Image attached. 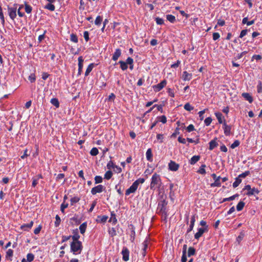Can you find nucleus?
I'll use <instances>...</instances> for the list:
<instances>
[{
    "label": "nucleus",
    "instance_id": "0e129e2a",
    "mask_svg": "<svg viewBox=\"0 0 262 262\" xmlns=\"http://www.w3.org/2000/svg\"><path fill=\"white\" fill-rule=\"evenodd\" d=\"M247 31H248L246 29L243 30L240 33L239 37L243 38L244 36H245L247 34Z\"/></svg>",
    "mask_w": 262,
    "mask_h": 262
},
{
    "label": "nucleus",
    "instance_id": "603ef678",
    "mask_svg": "<svg viewBox=\"0 0 262 262\" xmlns=\"http://www.w3.org/2000/svg\"><path fill=\"white\" fill-rule=\"evenodd\" d=\"M110 235L113 237L116 235V231L115 229L114 228H112L111 229H110L108 231Z\"/></svg>",
    "mask_w": 262,
    "mask_h": 262
},
{
    "label": "nucleus",
    "instance_id": "69168bd1",
    "mask_svg": "<svg viewBox=\"0 0 262 262\" xmlns=\"http://www.w3.org/2000/svg\"><path fill=\"white\" fill-rule=\"evenodd\" d=\"M117 219L116 218L115 215L112 214L111 217L110 218V221H113V223L115 224L117 222Z\"/></svg>",
    "mask_w": 262,
    "mask_h": 262
},
{
    "label": "nucleus",
    "instance_id": "680f3d73",
    "mask_svg": "<svg viewBox=\"0 0 262 262\" xmlns=\"http://www.w3.org/2000/svg\"><path fill=\"white\" fill-rule=\"evenodd\" d=\"M194 130V127L193 125H192V124L189 125L187 127V130L188 132H191Z\"/></svg>",
    "mask_w": 262,
    "mask_h": 262
},
{
    "label": "nucleus",
    "instance_id": "5fc2aeb1",
    "mask_svg": "<svg viewBox=\"0 0 262 262\" xmlns=\"http://www.w3.org/2000/svg\"><path fill=\"white\" fill-rule=\"evenodd\" d=\"M250 173V172L249 171H246L245 172L239 174L238 177L241 179V178H244L248 175H249Z\"/></svg>",
    "mask_w": 262,
    "mask_h": 262
},
{
    "label": "nucleus",
    "instance_id": "6ab92c4d",
    "mask_svg": "<svg viewBox=\"0 0 262 262\" xmlns=\"http://www.w3.org/2000/svg\"><path fill=\"white\" fill-rule=\"evenodd\" d=\"M33 222L31 221L28 224H25L21 225V229L24 230L26 231L29 229H31L32 228V227L33 226Z\"/></svg>",
    "mask_w": 262,
    "mask_h": 262
},
{
    "label": "nucleus",
    "instance_id": "dca6fc26",
    "mask_svg": "<svg viewBox=\"0 0 262 262\" xmlns=\"http://www.w3.org/2000/svg\"><path fill=\"white\" fill-rule=\"evenodd\" d=\"M121 54V50L119 49H116L115 52L113 54V55L112 57V59L114 61H116L118 59V58L120 56Z\"/></svg>",
    "mask_w": 262,
    "mask_h": 262
},
{
    "label": "nucleus",
    "instance_id": "79ce46f5",
    "mask_svg": "<svg viewBox=\"0 0 262 262\" xmlns=\"http://www.w3.org/2000/svg\"><path fill=\"white\" fill-rule=\"evenodd\" d=\"M34 258V255L32 253H28L27 255V259L28 262H31Z\"/></svg>",
    "mask_w": 262,
    "mask_h": 262
},
{
    "label": "nucleus",
    "instance_id": "39448f33",
    "mask_svg": "<svg viewBox=\"0 0 262 262\" xmlns=\"http://www.w3.org/2000/svg\"><path fill=\"white\" fill-rule=\"evenodd\" d=\"M167 83V81L165 80H163L160 83H158V84L153 85L152 88L154 90L157 92L161 91L163 88H164Z\"/></svg>",
    "mask_w": 262,
    "mask_h": 262
},
{
    "label": "nucleus",
    "instance_id": "37998d69",
    "mask_svg": "<svg viewBox=\"0 0 262 262\" xmlns=\"http://www.w3.org/2000/svg\"><path fill=\"white\" fill-rule=\"evenodd\" d=\"M102 20V18L100 16H98L95 21V24L96 25H100Z\"/></svg>",
    "mask_w": 262,
    "mask_h": 262
},
{
    "label": "nucleus",
    "instance_id": "9b49d317",
    "mask_svg": "<svg viewBox=\"0 0 262 262\" xmlns=\"http://www.w3.org/2000/svg\"><path fill=\"white\" fill-rule=\"evenodd\" d=\"M223 129L226 136H229L230 135L231 127L230 126L227 125L225 122L223 123Z\"/></svg>",
    "mask_w": 262,
    "mask_h": 262
},
{
    "label": "nucleus",
    "instance_id": "864d4df0",
    "mask_svg": "<svg viewBox=\"0 0 262 262\" xmlns=\"http://www.w3.org/2000/svg\"><path fill=\"white\" fill-rule=\"evenodd\" d=\"M159 120L163 123H165L167 121L166 117L165 116H161L159 118Z\"/></svg>",
    "mask_w": 262,
    "mask_h": 262
},
{
    "label": "nucleus",
    "instance_id": "20e7f679",
    "mask_svg": "<svg viewBox=\"0 0 262 262\" xmlns=\"http://www.w3.org/2000/svg\"><path fill=\"white\" fill-rule=\"evenodd\" d=\"M244 189L248 190L246 194L248 196L257 194L259 192V190L257 188H255V187L251 188L249 185L245 186Z\"/></svg>",
    "mask_w": 262,
    "mask_h": 262
},
{
    "label": "nucleus",
    "instance_id": "f3484780",
    "mask_svg": "<svg viewBox=\"0 0 262 262\" xmlns=\"http://www.w3.org/2000/svg\"><path fill=\"white\" fill-rule=\"evenodd\" d=\"M215 115L216 117V118H217L219 123L222 124L223 123V121H225L224 117H223V116L221 113H220V112L215 113Z\"/></svg>",
    "mask_w": 262,
    "mask_h": 262
},
{
    "label": "nucleus",
    "instance_id": "a18cd8bd",
    "mask_svg": "<svg viewBox=\"0 0 262 262\" xmlns=\"http://www.w3.org/2000/svg\"><path fill=\"white\" fill-rule=\"evenodd\" d=\"M29 80L31 83H33L36 80V77L34 73H32L28 77Z\"/></svg>",
    "mask_w": 262,
    "mask_h": 262
},
{
    "label": "nucleus",
    "instance_id": "2eb2a0df",
    "mask_svg": "<svg viewBox=\"0 0 262 262\" xmlns=\"http://www.w3.org/2000/svg\"><path fill=\"white\" fill-rule=\"evenodd\" d=\"M242 96L246 100H247L250 103H252L253 101L252 97L248 93H242Z\"/></svg>",
    "mask_w": 262,
    "mask_h": 262
},
{
    "label": "nucleus",
    "instance_id": "e433bc0d",
    "mask_svg": "<svg viewBox=\"0 0 262 262\" xmlns=\"http://www.w3.org/2000/svg\"><path fill=\"white\" fill-rule=\"evenodd\" d=\"M46 9H47L51 11H53L55 10V6L52 3H49L45 7Z\"/></svg>",
    "mask_w": 262,
    "mask_h": 262
},
{
    "label": "nucleus",
    "instance_id": "e2e57ef3",
    "mask_svg": "<svg viewBox=\"0 0 262 262\" xmlns=\"http://www.w3.org/2000/svg\"><path fill=\"white\" fill-rule=\"evenodd\" d=\"M220 37V35L219 33L215 32L213 34V39L214 40H216L218 39Z\"/></svg>",
    "mask_w": 262,
    "mask_h": 262
},
{
    "label": "nucleus",
    "instance_id": "2f4dec72",
    "mask_svg": "<svg viewBox=\"0 0 262 262\" xmlns=\"http://www.w3.org/2000/svg\"><path fill=\"white\" fill-rule=\"evenodd\" d=\"M244 206H245V203L244 202H243L242 201L239 202L237 204V205L236 206V209H237V211L242 210L243 209Z\"/></svg>",
    "mask_w": 262,
    "mask_h": 262
},
{
    "label": "nucleus",
    "instance_id": "0eeeda50",
    "mask_svg": "<svg viewBox=\"0 0 262 262\" xmlns=\"http://www.w3.org/2000/svg\"><path fill=\"white\" fill-rule=\"evenodd\" d=\"M211 177L214 180V182L211 184V185H210L211 187H220L221 186V183H220L221 177H217L215 173L212 174Z\"/></svg>",
    "mask_w": 262,
    "mask_h": 262
},
{
    "label": "nucleus",
    "instance_id": "774afa93",
    "mask_svg": "<svg viewBox=\"0 0 262 262\" xmlns=\"http://www.w3.org/2000/svg\"><path fill=\"white\" fill-rule=\"evenodd\" d=\"M125 62L127 64H132V63H133V59L131 57H129L127 58Z\"/></svg>",
    "mask_w": 262,
    "mask_h": 262
},
{
    "label": "nucleus",
    "instance_id": "f8f14e48",
    "mask_svg": "<svg viewBox=\"0 0 262 262\" xmlns=\"http://www.w3.org/2000/svg\"><path fill=\"white\" fill-rule=\"evenodd\" d=\"M207 230V227L206 228H200L198 229V231L195 234L194 238L198 239Z\"/></svg>",
    "mask_w": 262,
    "mask_h": 262
},
{
    "label": "nucleus",
    "instance_id": "338daca9",
    "mask_svg": "<svg viewBox=\"0 0 262 262\" xmlns=\"http://www.w3.org/2000/svg\"><path fill=\"white\" fill-rule=\"evenodd\" d=\"M180 63H181V61L180 60H178L176 63L171 65V68H177V67H179Z\"/></svg>",
    "mask_w": 262,
    "mask_h": 262
},
{
    "label": "nucleus",
    "instance_id": "f257e3e1",
    "mask_svg": "<svg viewBox=\"0 0 262 262\" xmlns=\"http://www.w3.org/2000/svg\"><path fill=\"white\" fill-rule=\"evenodd\" d=\"M145 180L143 178H139L135 181L132 186L126 190L125 194L126 195H129L132 193H134L137 189L139 184H142L144 182Z\"/></svg>",
    "mask_w": 262,
    "mask_h": 262
},
{
    "label": "nucleus",
    "instance_id": "3c124183",
    "mask_svg": "<svg viewBox=\"0 0 262 262\" xmlns=\"http://www.w3.org/2000/svg\"><path fill=\"white\" fill-rule=\"evenodd\" d=\"M212 119L211 117H207L205 119L204 122L206 125L209 126L211 123Z\"/></svg>",
    "mask_w": 262,
    "mask_h": 262
},
{
    "label": "nucleus",
    "instance_id": "f704fd0d",
    "mask_svg": "<svg viewBox=\"0 0 262 262\" xmlns=\"http://www.w3.org/2000/svg\"><path fill=\"white\" fill-rule=\"evenodd\" d=\"M119 63L120 64V67L123 71H124L127 69V64L124 61H120Z\"/></svg>",
    "mask_w": 262,
    "mask_h": 262
},
{
    "label": "nucleus",
    "instance_id": "052dcab7",
    "mask_svg": "<svg viewBox=\"0 0 262 262\" xmlns=\"http://www.w3.org/2000/svg\"><path fill=\"white\" fill-rule=\"evenodd\" d=\"M83 37L86 41L89 40V33L88 31H84L83 33Z\"/></svg>",
    "mask_w": 262,
    "mask_h": 262
},
{
    "label": "nucleus",
    "instance_id": "4c0bfd02",
    "mask_svg": "<svg viewBox=\"0 0 262 262\" xmlns=\"http://www.w3.org/2000/svg\"><path fill=\"white\" fill-rule=\"evenodd\" d=\"M98 149L96 147H93L90 151V154L92 156H96L98 154Z\"/></svg>",
    "mask_w": 262,
    "mask_h": 262
},
{
    "label": "nucleus",
    "instance_id": "7c9ffc66",
    "mask_svg": "<svg viewBox=\"0 0 262 262\" xmlns=\"http://www.w3.org/2000/svg\"><path fill=\"white\" fill-rule=\"evenodd\" d=\"M113 176V172L111 170L107 171L104 174V179L110 180Z\"/></svg>",
    "mask_w": 262,
    "mask_h": 262
},
{
    "label": "nucleus",
    "instance_id": "423d86ee",
    "mask_svg": "<svg viewBox=\"0 0 262 262\" xmlns=\"http://www.w3.org/2000/svg\"><path fill=\"white\" fill-rule=\"evenodd\" d=\"M16 7H8V12L10 17L14 20L16 17Z\"/></svg>",
    "mask_w": 262,
    "mask_h": 262
},
{
    "label": "nucleus",
    "instance_id": "ddd939ff",
    "mask_svg": "<svg viewBox=\"0 0 262 262\" xmlns=\"http://www.w3.org/2000/svg\"><path fill=\"white\" fill-rule=\"evenodd\" d=\"M168 166L169 169L172 171H177L179 167V164L172 161H171L169 163Z\"/></svg>",
    "mask_w": 262,
    "mask_h": 262
},
{
    "label": "nucleus",
    "instance_id": "aec40b11",
    "mask_svg": "<svg viewBox=\"0 0 262 262\" xmlns=\"http://www.w3.org/2000/svg\"><path fill=\"white\" fill-rule=\"evenodd\" d=\"M146 159L148 161H150V162L152 161V151H151V148H149L147 149V150L146 151Z\"/></svg>",
    "mask_w": 262,
    "mask_h": 262
},
{
    "label": "nucleus",
    "instance_id": "09e8293b",
    "mask_svg": "<svg viewBox=\"0 0 262 262\" xmlns=\"http://www.w3.org/2000/svg\"><path fill=\"white\" fill-rule=\"evenodd\" d=\"M95 181L96 184L100 183L102 182V178L99 176H96L95 177Z\"/></svg>",
    "mask_w": 262,
    "mask_h": 262
},
{
    "label": "nucleus",
    "instance_id": "ea45409f",
    "mask_svg": "<svg viewBox=\"0 0 262 262\" xmlns=\"http://www.w3.org/2000/svg\"><path fill=\"white\" fill-rule=\"evenodd\" d=\"M70 39L72 41L77 43L78 42V38L74 34H71L70 35Z\"/></svg>",
    "mask_w": 262,
    "mask_h": 262
},
{
    "label": "nucleus",
    "instance_id": "a211bd4d",
    "mask_svg": "<svg viewBox=\"0 0 262 262\" xmlns=\"http://www.w3.org/2000/svg\"><path fill=\"white\" fill-rule=\"evenodd\" d=\"M192 77V74L188 73L186 71H184L183 73L182 78L185 81H188L191 79Z\"/></svg>",
    "mask_w": 262,
    "mask_h": 262
},
{
    "label": "nucleus",
    "instance_id": "72a5a7b5",
    "mask_svg": "<svg viewBox=\"0 0 262 262\" xmlns=\"http://www.w3.org/2000/svg\"><path fill=\"white\" fill-rule=\"evenodd\" d=\"M143 252H142V254L143 256H145V253H146V250L147 248V246H148V241L147 240H145L143 243Z\"/></svg>",
    "mask_w": 262,
    "mask_h": 262
},
{
    "label": "nucleus",
    "instance_id": "49530a36",
    "mask_svg": "<svg viewBox=\"0 0 262 262\" xmlns=\"http://www.w3.org/2000/svg\"><path fill=\"white\" fill-rule=\"evenodd\" d=\"M55 219L56 221L55 222V225L56 227H58L60 223L61 220L58 215H56Z\"/></svg>",
    "mask_w": 262,
    "mask_h": 262
},
{
    "label": "nucleus",
    "instance_id": "a19ab883",
    "mask_svg": "<svg viewBox=\"0 0 262 262\" xmlns=\"http://www.w3.org/2000/svg\"><path fill=\"white\" fill-rule=\"evenodd\" d=\"M68 207V204L64 203V201L61 204L60 206V210L62 213L64 212V209Z\"/></svg>",
    "mask_w": 262,
    "mask_h": 262
},
{
    "label": "nucleus",
    "instance_id": "6e6d98bb",
    "mask_svg": "<svg viewBox=\"0 0 262 262\" xmlns=\"http://www.w3.org/2000/svg\"><path fill=\"white\" fill-rule=\"evenodd\" d=\"M257 92L260 93L262 92V83L260 81H259L258 84L257 86Z\"/></svg>",
    "mask_w": 262,
    "mask_h": 262
},
{
    "label": "nucleus",
    "instance_id": "9d476101",
    "mask_svg": "<svg viewBox=\"0 0 262 262\" xmlns=\"http://www.w3.org/2000/svg\"><path fill=\"white\" fill-rule=\"evenodd\" d=\"M167 205V202L165 200H163L161 201L159 203L158 207L160 209V211L163 213H165L166 210V206Z\"/></svg>",
    "mask_w": 262,
    "mask_h": 262
},
{
    "label": "nucleus",
    "instance_id": "7ed1b4c3",
    "mask_svg": "<svg viewBox=\"0 0 262 262\" xmlns=\"http://www.w3.org/2000/svg\"><path fill=\"white\" fill-rule=\"evenodd\" d=\"M161 184V180L160 176L157 173L153 174L151 178V182L150 183V189H155L159 188Z\"/></svg>",
    "mask_w": 262,
    "mask_h": 262
},
{
    "label": "nucleus",
    "instance_id": "de8ad7c7",
    "mask_svg": "<svg viewBox=\"0 0 262 262\" xmlns=\"http://www.w3.org/2000/svg\"><path fill=\"white\" fill-rule=\"evenodd\" d=\"M25 9L26 12L27 13H30L32 10V7L30 5H27V4L25 5Z\"/></svg>",
    "mask_w": 262,
    "mask_h": 262
},
{
    "label": "nucleus",
    "instance_id": "4d7b16f0",
    "mask_svg": "<svg viewBox=\"0 0 262 262\" xmlns=\"http://www.w3.org/2000/svg\"><path fill=\"white\" fill-rule=\"evenodd\" d=\"M156 21L158 25H162L164 23V20L159 17L156 18Z\"/></svg>",
    "mask_w": 262,
    "mask_h": 262
},
{
    "label": "nucleus",
    "instance_id": "412c9836",
    "mask_svg": "<svg viewBox=\"0 0 262 262\" xmlns=\"http://www.w3.org/2000/svg\"><path fill=\"white\" fill-rule=\"evenodd\" d=\"M71 237H72V238L73 239V242H80L79 241V239L80 238V235L78 234V230L77 229L76 230L75 233Z\"/></svg>",
    "mask_w": 262,
    "mask_h": 262
},
{
    "label": "nucleus",
    "instance_id": "4be33fe9",
    "mask_svg": "<svg viewBox=\"0 0 262 262\" xmlns=\"http://www.w3.org/2000/svg\"><path fill=\"white\" fill-rule=\"evenodd\" d=\"M200 157L199 156H193L190 160V164L191 165H194L200 160Z\"/></svg>",
    "mask_w": 262,
    "mask_h": 262
},
{
    "label": "nucleus",
    "instance_id": "6e6552de",
    "mask_svg": "<svg viewBox=\"0 0 262 262\" xmlns=\"http://www.w3.org/2000/svg\"><path fill=\"white\" fill-rule=\"evenodd\" d=\"M104 190V186L102 185H97L96 187H93L91 190V193L92 194L95 195L97 193H100Z\"/></svg>",
    "mask_w": 262,
    "mask_h": 262
},
{
    "label": "nucleus",
    "instance_id": "5701e85b",
    "mask_svg": "<svg viewBox=\"0 0 262 262\" xmlns=\"http://www.w3.org/2000/svg\"><path fill=\"white\" fill-rule=\"evenodd\" d=\"M87 227V224L86 222L82 223L79 227V230L81 234H84L85 232Z\"/></svg>",
    "mask_w": 262,
    "mask_h": 262
},
{
    "label": "nucleus",
    "instance_id": "4468645a",
    "mask_svg": "<svg viewBox=\"0 0 262 262\" xmlns=\"http://www.w3.org/2000/svg\"><path fill=\"white\" fill-rule=\"evenodd\" d=\"M78 74L80 75L81 74L82 70L83 68V59L82 56H80L78 57Z\"/></svg>",
    "mask_w": 262,
    "mask_h": 262
},
{
    "label": "nucleus",
    "instance_id": "13d9d810",
    "mask_svg": "<svg viewBox=\"0 0 262 262\" xmlns=\"http://www.w3.org/2000/svg\"><path fill=\"white\" fill-rule=\"evenodd\" d=\"M115 165H114L113 162L112 161H110L107 164V167L108 169H111V168L115 167Z\"/></svg>",
    "mask_w": 262,
    "mask_h": 262
},
{
    "label": "nucleus",
    "instance_id": "58836bf2",
    "mask_svg": "<svg viewBox=\"0 0 262 262\" xmlns=\"http://www.w3.org/2000/svg\"><path fill=\"white\" fill-rule=\"evenodd\" d=\"M80 200L79 198L78 197H74L71 199V205L72 206L74 205L75 203L78 202Z\"/></svg>",
    "mask_w": 262,
    "mask_h": 262
},
{
    "label": "nucleus",
    "instance_id": "1a4fd4ad",
    "mask_svg": "<svg viewBox=\"0 0 262 262\" xmlns=\"http://www.w3.org/2000/svg\"><path fill=\"white\" fill-rule=\"evenodd\" d=\"M122 259L123 260L126 261L129 260V250L126 247H124L122 249Z\"/></svg>",
    "mask_w": 262,
    "mask_h": 262
},
{
    "label": "nucleus",
    "instance_id": "cd10ccee",
    "mask_svg": "<svg viewBox=\"0 0 262 262\" xmlns=\"http://www.w3.org/2000/svg\"><path fill=\"white\" fill-rule=\"evenodd\" d=\"M166 19L170 21L171 23H173L176 21V17L174 16L171 15V14H168L166 15Z\"/></svg>",
    "mask_w": 262,
    "mask_h": 262
},
{
    "label": "nucleus",
    "instance_id": "393cba45",
    "mask_svg": "<svg viewBox=\"0 0 262 262\" xmlns=\"http://www.w3.org/2000/svg\"><path fill=\"white\" fill-rule=\"evenodd\" d=\"M254 20H252L251 21H248V18L245 17L243 19L242 23L243 24H247V26H250L253 25L254 23Z\"/></svg>",
    "mask_w": 262,
    "mask_h": 262
},
{
    "label": "nucleus",
    "instance_id": "bb28decb",
    "mask_svg": "<svg viewBox=\"0 0 262 262\" xmlns=\"http://www.w3.org/2000/svg\"><path fill=\"white\" fill-rule=\"evenodd\" d=\"M93 68H94V64L93 63H91L90 65H89V66L88 67V68H87V69L86 70V71L85 72V76H87L89 75V74L92 71V70Z\"/></svg>",
    "mask_w": 262,
    "mask_h": 262
},
{
    "label": "nucleus",
    "instance_id": "c03bdc74",
    "mask_svg": "<svg viewBox=\"0 0 262 262\" xmlns=\"http://www.w3.org/2000/svg\"><path fill=\"white\" fill-rule=\"evenodd\" d=\"M184 108L188 111H190L193 110V107H192L189 103H186L184 105Z\"/></svg>",
    "mask_w": 262,
    "mask_h": 262
},
{
    "label": "nucleus",
    "instance_id": "c756f323",
    "mask_svg": "<svg viewBox=\"0 0 262 262\" xmlns=\"http://www.w3.org/2000/svg\"><path fill=\"white\" fill-rule=\"evenodd\" d=\"M241 182H242V179H240L238 177H237L235 179V180L233 184V187L234 188L237 187L239 185V184L241 183Z\"/></svg>",
    "mask_w": 262,
    "mask_h": 262
},
{
    "label": "nucleus",
    "instance_id": "f03ea898",
    "mask_svg": "<svg viewBox=\"0 0 262 262\" xmlns=\"http://www.w3.org/2000/svg\"><path fill=\"white\" fill-rule=\"evenodd\" d=\"M82 250L81 242H72L71 250L74 254H80Z\"/></svg>",
    "mask_w": 262,
    "mask_h": 262
},
{
    "label": "nucleus",
    "instance_id": "c85d7f7f",
    "mask_svg": "<svg viewBox=\"0 0 262 262\" xmlns=\"http://www.w3.org/2000/svg\"><path fill=\"white\" fill-rule=\"evenodd\" d=\"M51 103L52 104L56 106V107H58L59 106V103L57 98H52L51 100Z\"/></svg>",
    "mask_w": 262,
    "mask_h": 262
},
{
    "label": "nucleus",
    "instance_id": "c9c22d12",
    "mask_svg": "<svg viewBox=\"0 0 262 262\" xmlns=\"http://www.w3.org/2000/svg\"><path fill=\"white\" fill-rule=\"evenodd\" d=\"M238 196V194H235L229 198H225L224 199L223 202H226V201H232L233 200H234L236 197Z\"/></svg>",
    "mask_w": 262,
    "mask_h": 262
},
{
    "label": "nucleus",
    "instance_id": "8fccbe9b",
    "mask_svg": "<svg viewBox=\"0 0 262 262\" xmlns=\"http://www.w3.org/2000/svg\"><path fill=\"white\" fill-rule=\"evenodd\" d=\"M240 144V142L238 140H235L231 145V148L233 149L236 147H237Z\"/></svg>",
    "mask_w": 262,
    "mask_h": 262
},
{
    "label": "nucleus",
    "instance_id": "bf43d9fd",
    "mask_svg": "<svg viewBox=\"0 0 262 262\" xmlns=\"http://www.w3.org/2000/svg\"><path fill=\"white\" fill-rule=\"evenodd\" d=\"M13 250L11 249H9L6 253V257H11L13 256Z\"/></svg>",
    "mask_w": 262,
    "mask_h": 262
},
{
    "label": "nucleus",
    "instance_id": "a878e982",
    "mask_svg": "<svg viewBox=\"0 0 262 262\" xmlns=\"http://www.w3.org/2000/svg\"><path fill=\"white\" fill-rule=\"evenodd\" d=\"M195 253V250L193 247H190L188 250V256L194 255Z\"/></svg>",
    "mask_w": 262,
    "mask_h": 262
},
{
    "label": "nucleus",
    "instance_id": "473e14b6",
    "mask_svg": "<svg viewBox=\"0 0 262 262\" xmlns=\"http://www.w3.org/2000/svg\"><path fill=\"white\" fill-rule=\"evenodd\" d=\"M205 167L206 165L205 164L202 165L198 170V172L202 174H205L206 173V170L205 169Z\"/></svg>",
    "mask_w": 262,
    "mask_h": 262
},
{
    "label": "nucleus",
    "instance_id": "b1692460",
    "mask_svg": "<svg viewBox=\"0 0 262 262\" xmlns=\"http://www.w3.org/2000/svg\"><path fill=\"white\" fill-rule=\"evenodd\" d=\"M217 146V143L215 140H212L209 142V148L210 150L213 149L215 147Z\"/></svg>",
    "mask_w": 262,
    "mask_h": 262
}]
</instances>
